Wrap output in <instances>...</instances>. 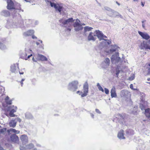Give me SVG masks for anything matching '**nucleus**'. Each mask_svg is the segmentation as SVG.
I'll return each instance as SVG.
<instances>
[{"label":"nucleus","mask_w":150,"mask_h":150,"mask_svg":"<svg viewBox=\"0 0 150 150\" xmlns=\"http://www.w3.org/2000/svg\"><path fill=\"white\" fill-rule=\"evenodd\" d=\"M138 33L143 38L146 40H148L150 38L149 41L146 42L143 41L141 43L139 46L141 50L149 49L150 50V37L149 35L146 33H143L140 31H138Z\"/></svg>","instance_id":"obj_1"},{"label":"nucleus","mask_w":150,"mask_h":150,"mask_svg":"<svg viewBox=\"0 0 150 150\" xmlns=\"http://www.w3.org/2000/svg\"><path fill=\"white\" fill-rule=\"evenodd\" d=\"M79 82L77 81H74L69 83L68 89L72 92H75L78 89Z\"/></svg>","instance_id":"obj_2"},{"label":"nucleus","mask_w":150,"mask_h":150,"mask_svg":"<svg viewBox=\"0 0 150 150\" xmlns=\"http://www.w3.org/2000/svg\"><path fill=\"white\" fill-rule=\"evenodd\" d=\"M21 121V119L19 117L13 118L9 122L8 125L10 127L13 128H14L16 126L17 122H20Z\"/></svg>","instance_id":"obj_3"},{"label":"nucleus","mask_w":150,"mask_h":150,"mask_svg":"<svg viewBox=\"0 0 150 150\" xmlns=\"http://www.w3.org/2000/svg\"><path fill=\"white\" fill-rule=\"evenodd\" d=\"M46 3H50V6L52 7H54L56 11H58L59 12L61 13L62 9V7L59 6L58 4H56L52 2L51 1H47Z\"/></svg>","instance_id":"obj_4"},{"label":"nucleus","mask_w":150,"mask_h":150,"mask_svg":"<svg viewBox=\"0 0 150 150\" xmlns=\"http://www.w3.org/2000/svg\"><path fill=\"white\" fill-rule=\"evenodd\" d=\"M108 15L111 17H120L121 18H123V17L121 15L117 12L112 9L110 13H108Z\"/></svg>","instance_id":"obj_5"},{"label":"nucleus","mask_w":150,"mask_h":150,"mask_svg":"<svg viewBox=\"0 0 150 150\" xmlns=\"http://www.w3.org/2000/svg\"><path fill=\"white\" fill-rule=\"evenodd\" d=\"M7 8L8 9L11 10L15 9L14 4L11 0H7Z\"/></svg>","instance_id":"obj_6"},{"label":"nucleus","mask_w":150,"mask_h":150,"mask_svg":"<svg viewBox=\"0 0 150 150\" xmlns=\"http://www.w3.org/2000/svg\"><path fill=\"white\" fill-rule=\"evenodd\" d=\"M74 26L75 28L74 30L76 31H79L83 29V27L78 22H75L74 24Z\"/></svg>","instance_id":"obj_7"},{"label":"nucleus","mask_w":150,"mask_h":150,"mask_svg":"<svg viewBox=\"0 0 150 150\" xmlns=\"http://www.w3.org/2000/svg\"><path fill=\"white\" fill-rule=\"evenodd\" d=\"M119 56V53L116 52L115 53V55H112L111 58V59L112 62L114 60H115L117 62H118L121 61V58L118 57Z\"/></svg>","instance_id":"obj_8"},{"label":"nucleus","mask_w":150,"mask_h":150,"mask_svg":"<svg viewBox=\"0 0 150 150\" xmlns=\"http://www.w3.org/2000/svg\"><path fill=\"white\" fill-rule=\"evenodd\" d=\"M11 141L13 142L17 143L19 141V138L16 134H13L10 136Z\"/></svg>","instance_id":"obj_9"},{"label":"nucleus","mask_w":150,"mask_h":150,"mask_svg":"<svg viewBox=\"0 0 150 150\" xmlns=\"http://www.w3.org/2000/svg\"><path fill=\"white\" fill-rule=\"evenodd\" d=\"M83 89V93L82 95V96H86L87 95L88 91V85L87 83L84 85Z\"/></svg>","instance_id":"obj_10"},{"label":"nucleus","mask_w":150,"mask_h":150,"mask_svg":"<svg viewBox=\"0 0 150 150\" xmlns=\"http://www.w3.org/2000/svg\"><path fill=\"white\" fill-rule=\"evenodd\" d=\"M20 139L23 145H25L28 143V137L25 134L22 135L20 137Z\"/></svg>","instance_id":"obj_11"},{"label":"nucleus","mask_w":150,"mask_h":150,"mask_svg":"<svg viewBox=\"0 0 150 150\" xmlns=\"http://www.w3.org/2000/svg\"><path fill=\"white\" fill-rule=\"evenodd\" d=\"M118 48V47L116 45H111V49L108 51H105V52L107 53H112L116 51Z\"/></svg>","instance_id":"obj_12"},{"label":"nucleus","mask_w":150,"mask_h":150,"mask_svg":"<svg viewBox=\"0 0 150 150\" xmlns=\"http://www.w3.org/2000/svg\"><path fill=\"white\" fill-rule=\"evenodd\" d=\"M96 35L94 34L95 36H97L100 40H101L102 39V37L103 34L101 31L99 30H96Z\"/></svg>","instance_id":"obj_13"},{"label":"nucleus","mask_w":150,"mask_h":150,"mask_svg":"<svg viewBox=\"0 0 150 150\" xmlns=\"http://www.w3.org/2000/svg\"><path fill=\"white\" fill-rule=\"evenodd\" d=\"M111 96L112 98H116L117 97L116 92V89L114 86H113L111 88L110 91Z\"/></svg>","instance_id":"obj_14"},{"label":"nucleus","mask_w":150,"mask_h":150,"mask_svg":"<svg viewBox=\"0 0 150 150\" xmlns=\"http://www.w3.org/2000/svg\"><path fill=\"white\" fill-rule=\"evenodd\" d=\"M37 57L39 60L42 61L47 60V59L46 57L41 54H38L37 56Z\"/></svg>","instance_id":"obj_15"},{"label":"nucleus","mask_w":150,"mask_h":150,"mask_svg":"<svg viewBox=\"0 0 150 150\" xmlns=\"http://www.w3.org/2000/svg\"><path fill=\"white\" fill-rule=\"evenodd\" d=\"M124 136V130L121 129L118 132L117 137L120 139H125V138Z\"/></svg>","instance_id":"obj_16"},{"label":"nucleus","mask_w":150,"mask_h":150,"mask_svg":"<svg viewBox=\"0 0 150 150\" xmlns=\"http://www.w3.org/2000/svg\"><path fill=\"white\" fill-rule=\"evenodd\" d=\"M7 132L8 134H10V133H13L14 134H19L20 133L19 131L16 130L15 129L13 128H11L8 129L7 130Z\"/></svg>","instance_id":"obj_17"},{"label":"nucleus","mask_w":150,"mask_h":150,"mask_svg":"<svg viewBox=\"0 0 150 150\" xmlns=\"http://www.w3.org/2000/svg\"><path fill=\"white\" fill-rule=\"evenodd\" d=\"M34 33V31L33 30H30L24 33L23 35L25 36H28L32 35Z\"/></svg>","instance_id":"obj_18"},{"label":"nucleus","mask_w":150,"mask_h":150,"mask_svg":"<svg viewBox=\"0 0 150 150\" xmlns=\"http://www.w3.org/2000/svg\"><path fill=\"white\" fill-rule=\"evenodd\" d=\"M94 35L92 32H90L89 33L88 37V39L89 41L93 40V41H95L96 40V38L93 37V36H94Z\"/></svg>","instance_id":"obj_19"},{"label":"nucleus","mask_w":150,"mask_h":150,"mask_svg":"<svg viewBox=\"0 0 150 150\" xmlns=\"http://www.w3.org/2000/svg\"><path fill=\"white\" fill-rule=\"evenodd\" d=\"M129 93V92L127 91L122 90L120 92V96L121 97L126 98L127 96V95Z\"/></svg>","instance_id":"obj_20"},{"label":"nucleus","mask_w":150,"mask_h":150,"mask_svg":"<svg viewBox=\"0 0 150 150\" xmlns=\"http://www.w3.org/2000/svg\"><path fill=\"white\" fill-rule=\"evenodd\" d=\"M74 20L73 18H70L62 22V23L64 25L67 24L70 22H74Z\"/></svg>","instance_id":"obj_21"},{"label":"nucleus","mask_w":150,"mask_h":150,"mask_svg":"<svg viewBox=\"0 0 150 150\" xmlns=\"http://www.w3.org/2000/svg\"><path fill=\"white\" fill-rule=\"evenodd\" d=\"M1 14L3 16L7 17L10 16V13L8 11L5 10H3L1 12Z\"/></svg>","instance_id":"obj_22"},{"label":"nucleus","mask_w":150,"mask_h":150,"mask_svg":"<svg viewBox=\"0 0 150 150\" xmlns=\"http://www.w3.org/2000/svg\"><path fill=\"white\" fill-rule=\"evenodd\" d=\"M18 69V67H16L15 64H14L12 65L11 67V71L13 73H16Z\"/></svg>","instance_id":"obj_23"},{"label":"nucleus","mask_w":150,"mask_h":150,"mask_svg":"<svg viewBox=\"0 0 150 150\" xmlns=\"http://www.w3.org/2000/svg\"><path fill=\"white\" fill-rule=\"evenodd\" d=\"M93 28L88 26H86L84 27V34L86 35V33L88 31H91Z\"/></svg>","instance_id":"obj_24"},{"label":"nucleus","mask_w":150,"mask_h":150,"mask_svg":"<svg viewBox=\"0 0 150 150\" xmlns=\"http://www.w3.org/2000/svg\"><path fill=\"white\" fill-rule=\"evenodd\" d=\"M146 102H145L143 103H142L140 104L139 107L142 110H144L146 108V105L147 104Z\"/></svg>","instance_id":"obj_25"},{"label":"nucleus","mask_w":150,"mask_h":150,"mask_svg":"<svg viewBox=\"0 0 150 150\" xmlns=\"http://www.w3.org/2000/svg\"><path fill=\"white\" fill-rule=\"evenodd\" d=\"M103 38H107V37L106 36L104 35L103 34V35L102 40H104L105 41V43L106 45H109L111 43V42L110 40H105V39H103Z\"/></svg>","instance_id":"obj_26"},{"label":"nucleus","mask_w":150,"mask_h":150,"mask_svg":"<svg viewBox=\"0 0 150 150\" xmlns=\"http://www.w3.org/2000/svg\"><path fill=\"white\" fill-rule=\"evenodd\" d=\"M25 117L28 119H31L33 117L32 115L29 112H26L25 114Z\"/></svg>","instance_id":"obj_27"},{"label":"nucleus","mask_w":150,"mask_h":150,"mask_svg":"<svg viewBox=\"0 0 150 150\" xmlns=\"http://www.w3.org/2000/svg\"><path fill=\"white\" fill-rule=\"evenodd\" d=\"M104 62L106 64L107 66H108L110 64V60L108 58H106L104 60Z\"/></svg>","instance_id":"obj_28"},{"label":"nucleus","mask_w":150,"mask_h":150,"mask_svg":"<svg viewBox=\"0 0 150 150\" xmlns=\"http://www.w3.org/2000/svg\"><path fill=\"white\" fill-rule=\"evenodd\" d=\"M26 146L27 149H30L33 148L34 147V146L33 144L31 143L26 145Z\"/></svg>","instance_id":"obj_29"},{"label":"nucleus","mask_w":150,"mask_h":150,"mask_svg":"<svg viewBox=\"0 0 150 150\" xmlns=\"http://www.w3.org/2000/svg\"><path fill=\"white\" fill-rule=\"evenodd\" d=\"M6 48V46L3 43L0 42V49L2 50Z\"/></svg>","instance_id":"obj_30"},{"label":"nucleus","mask_w":150,"mask_h":150,"mask_svg":"<svg viewBox=\"0 0 150 150\" xmlns=\"http://www.w3.org/2000/svg\"><path fill=\"white\" fill-rule=\"evenodd\" d=\"M145 110V112L146 113V116L147 117V116H149V112H150V109L148 108L146 109H145V110Z\"/></svg>","instance_id":"obj_31"},{"label":"nucleus","mask_w":150,"mask_h":150,"mask_svg":"<svg viewBox=\"0 0 150 150\" xmlns=\"http://www.w3.org/2000/svg\"><path fill=\"white\" fill-rule=\"evenodd\" d=\"M6 130V128H4L0 129V133L4 134Z\"/></svg>","instance_id":"obj_32"},{"label":"nucleus","mask_w":150,"mask_h":150,"mask_svg":"<svg viewBox=\"0 0 150 150\" xmlns=\"http://www.w3.org/2000/svg\"><path fill=\"white\" fill-rule=\"evenodd\" d=\"M32 20L30 19H28L25 22V23L27 25H28L32 23Z\"/></svg>","instance_id":"obj_33"},{"label":"nucleus","mask_w":150,"mask_h":150,"mask_svg":"<svg viewBox=\"0 0 150 150\" xmlns=\"http://www.w3.org/2000/svg\"><path fill=\"white\" fill-rule=\"evenodd\" d=\"M135 78V75L134 74H133L131 76L129 77V80L130 81H132Z\"/></svg>","instance_id":"obj_34"},{"label":"nucleus","mask_w":150,"mask_h":150,"mask_svg":"<svg viewBox=\"0 0 150 150\" xmlns=\"http://www.w3.org/2000/svg\"><path fill=\"white\" fill-rule=\"evenodd\" d=\"M104 8L105 10L108 11V13H110L112 10V9L107 6L104 7Z\"/></svg>","instance_id":"obj_35"},{"label":"nucleus","mask_w":150,"mask_h":150,"mask_svg":"<svg viewBox=\"0 0 150 150\" xmlns=\"http://www.w3.org/2000/svg\"><path fill=\"white\" fill-rule=\"evenodd\" d=\"M77 93L79 94V95H81L82 97H84V96H82V95L83 94V92L81 91H78L76 92Z\"/></svg>","instance_id":"obj_36"},{"label":"nucleus","mask_w":150,"mask_h":150,"mask_svg":"<svg viewBox=\"0 0 150 150\" xmlns=\"http://www.w3.org/2000/svg\"><path fill=\"white\" fill-rule=\"evenodd\" d=\"M13 112H9V115L11 117H14L16 116V115L13 114Z\"/></svg>","instance_id":"obj_37"},{"label":"nucleus","mask_w":150,"mask_h":150,"mask_svg":"<svg viewBox=\"0 0 150 150\" xmlns=\"http://www.w3.org/2000/svg\"><path fill=\"white\" fill-rule=\"evenodd\" d=\"M104 90L105 93L106 94H108L109 93V90L106 88H104Z\"/></svg>","instance_id":"obj_38"},{"label":"nucleus","mask_w":150,"mask_h":150,"mask_svg":"<svg viewBox=\"0 0 150 150\" xmlns=\"http://www.w3.org/2000/svg\"><path fill=\"white\" fill-rule=\"evenodd\" d=\"M6 102L8 105H11L12 103V100H7Z\"/></svg>","instance_id":"obj_39"},{"label":"nucleus","mask_w":150,"mask_h":150,"mask_svg":"<svg viewBox=\"0 0 150 150\" xmlns=\"http://www.w3.org/2000/svg\"><path fill=\"white\" fill-rule=\"evenodd\" d=\"M120 72V71L119 70H117L116 71V77H118L119 74Z\"/></svg>","instance_id":"obj_40"},{"label":"nucleus","mask_w":150,"mask_h":150,"mask_svg":"<svg viewBox=\"0 0 150 150\" xmlns=\"http://www.w3.org/2000/svg\"><path fill=\"white\" fill-rule=\"evenodd\" d=\"M98 89H99V91H102V92H104V90L102 87L100 86H99L98 88Z\"/></svg>","instance_id":"obj_41"},{"label":"nucleus","mask_w":150,"mask_h":150,"mask_svg":"<svg viewBox=\"0 0 150 150\" xmlns=\"http://www.w3.org/2000/svg\"><path fill=\"white\" fill-rule=\"evenodd\" d=\"M20 149L21 150H26V148L23 146H20Z\"/></svg>","instance_id":"obj_42"},{"label":"nucleus","mask_w":150,"mask_h":150,"mask_svg":"<svg viewBox=\"0 0 150 150\" xmlns=\"http://www.w3.org/2000/svg\"><path fill=\"white\" fill-rule=\"evenodd\" d=\"M96 112L98 113L99 114L101 113V112L99 111V110L98 109H96Z\"/></svg>","instance_id":"obj_43"},{"label":"nucleus","mask_w":150,"mask_h":150,"mask_svg":"<svg viewBox=\"0 0 150 150\" xmlns=\"http://www.w3.org/2000/svg\"><path fill=\"white\" fill-rule=\"evenodd\" d=\"M11 112H16V110L14 109H12L10 111Z\"/></svg>","instance_id":"obj_44"},{"label":"nucleus","mask_w":150,"mask_h":150,"mask_svg":"<svg viewBox=\"0 0 150 150\" xmlns=\"http://www.w3.org/2000/svg\"><path fill=\"white\" fill-rule=\"evenodd\" d=\"M32 56V54H31L30 55H28V57L27 58H25V60H27L28 59V58H29L30 57Z\"/></svg>","instance_id":"obj_45"},{"label":"nucleus","mask_w":150,"mask_h":150,"mask_svg":"<svg viewBox=\"0 0 150 150\" xmlns=\"http://www.w3.org/2000/svg\"><path fill=\"white\" fill-rule=\"evenodd\" d=\"M130 88L132 89H133L134 90H135V89H133V85L132 84H130Z\"/></svg>","instance_id":"obj_46"},{"label":"nucleus","mask_w":150,"mask_h":150,"mask_svg":"<svg viewBox=\"0 0 150 150\" xmlns=\"http://www.w3.org/2000/svg\"><path fill=\"white\" fill-rule=\"evenodd\" d=\"M9 99V97L8 96H7L6 98H5V101L6 102L7 101V100H8Z\"/></svg>","instance_id":"obj_47"},{"label":"nucleus","mask_w":150,"mask_h":150,"mask_svg":"<svg viewBox=\"0 0 150 150\" xmlns=\"http://www.w3.org/2000/svg\"><path fill=\"white\" fill-rule=\"evenodd\" d=\"M148 74H150V68H149L148 70Z\"/></svg>","instance_id":"obj_48"},{"label":"nucleus","mask_w":150,"mask_h":150,"mask_svg":"<svg viewBox=\"0 0 150 150\" xmlns=\"http://www.w3.org/2000/svg\"><path fill=\"white\" fill-rule=\"evenodd\" d=\"M0 150H6L3 149V148L1 146V145H0Z\"/></svg>","instance_id":"obj_49"},{"label":"nucleus","mask_w":150,"mask_h":150,"mask_svg":"<svg viewBox=\"0 0 150 150\" xmlns=\"http://www.w3.org/2000/svg\"><path fill=\"white\" fill-rule=\"evenodd\" d=\"M144 3H143L142 2H141V5L143 7L144 6Z\"/></svg>","instance_id":"obj_50"},{"label":"nucleus","mask_w":150,"mask_h":150,"mask_svg":"<svg viewBox=\"0 0 150 150\" xmlns=\"http://www.w3.org/2000/svg\"><path fill=\"white\" fill-rule=\"evenodd\" d=\"M32 38L33 39H36L37 38L36 36L34 35H33L32 36Z\"/></svg>","instance_id":"obj_51"},{"label":"nucleus","mask_w":150,"mask_h":150,"mask_svg":"<svg viewBox=\"0 0 150 150\" xmlns=\"http://www.w3.org/2000/svg\"><path fill=\"white\" fill-rule=\"evenodd\" d=\"M32 60L34 62H37V61L36 60H35L34 57H33V58H32Z\"/></svg>","instance_id":"obj_52"},{"label":"nucleus","mask_w":150,"mask_h":150,"mask_svg":"<svg viewBox=\"0 0 150 150\" xmlns=\"http://www.w3.org/2000/svg\"><path fill=\"white\" fill-rule=\"evenodd\" d=\"M142 27L143 28L145 29V24H142Z\"/></svg>","instance_id":"obj_53"},{"label":"nucleus","mask_w":150,"mask_h":150,"mask_svg":"<svg viewBox=\"0 0 150 150\" xmlns=\"http://www.w3.org/2000/svg\"><path fill=\"white\" fill-rule=\"evenodd\" d=\"M97 86L98 87V88L99 87V86H101L100 85V84L99 83H97Z\"/></svg>","instance_id":"obj_54"},{"label":"nucleus","mask_w":150,"mask_h":150,"mask_svg":"<svg viewBox=\"0 0 150 150\" xmlns=\"http://www.w3.org/2000/svg\"><path fill=\"white\" fill-rule=\"evenodd\" d=\"M91 117H92V118H93L94 117V115L93 114L91 113Z\"/></svg>","instance_id":"obj_55"},{"label":"nucleus","mask_w":150,"mask_h":150,"mask_svg":"<svg viewBox=\"0 0 150 150\" xmlns=\"http://www.w3.org/2000/svg\"><path fill=\"white\" fill-rule=\"evenodd\" d=\"M19 10H21V11L23 12V9H21V8H19L18 9Z\"/></svg>","instance_id":"obj_56"},{"label":"nucleus","mask_w":150,"mask_h":150,"mask_svg":"<svg viewBox=\"0 0 150 150\" xmlns=\"http://www.w3.org/2000/svg\"><path fill=\"white\" fill-rule=\"evenodd\" d=\"M21 86H23V82L21 81Z\"/></svg>","instance_id":"obj_57"},{"label":"nucleus","mask_w":150,"mask_h":150,"mask_svg":"<svg viewBox=\"0 0 150 150\" xmlns=\"http://www.w3.org/2000/svg\"><path fill=\"white\" fill-rule=\"evenodd\" d=\"M19 74H24V72H22L21 73L20 72H19Z\"/></svg>","instance_id":"obj_58"},{"label":"nucleus","mask_w":150,"mask_h":150,"mask_svg":"<svg viewBox=\"0 0 150 150\" xmlns=\"http://www.w3.org/2000/svg\"><path fill=\"white\" fill-rule=\"evenodd\" d=\"M116 3L119 6L120 5V4L118 3L117 1L116 2Z\"/></svg>","instance_id":"obj_59"},{"label":"nucleus","mask_w":150,"mask_h":150,"mask_svg":"<svg viewBox=\"0 0 150 150\" xmlns=\"http://www.w3.org/2000/svg\"><path fill=\"white\" fill-rule=\"evenodd\" d=\"M25 80V79H22L21 81L23 82Z\"/></svg>","instance_id":"obj_60"},{"label":"nucleus","mask_w":150,"mask_h":150,"mask_svg":"<svg viewBox=\"0 0 150 150\" xmlns=\"http://www.w3.org/2000/svg\"><path fill=\"white\" fill-rule=\"evenodd\" d=\"M146 21H142V24H144V22H145Z\"/></svg>","instance_id":"obj_61"},{"label":"nucleus","mask_w":150,"mask_h":150,"mask_svg":"<svg viewBox=\"0 0 150 150\" xmlns=\"http://www.w3.org/2000/svg\"><path fill=\"white\" fill-rule=\"evenodd\" d=\"M67 30H68L69 31H70L71 30V29L70 28H68Z\"/></svg>","instance_id":"obj_62"},{"label":"nucleus","mask_w":150,"mask_h":150,"mask_svg":"<svg viewBox=\"0 0 150 150\" xmlns=\"http://www.w3.org/2000/svg\"><path fill=\"white\" fill-rule=\"evenodd\" d=\"M147 117H150V112H149V116H147Z\"/></svg>","instance_id":"obj_63"},{"label":"nucleus","mask_w":150,"mask_h":150,"mask_svg":"<svg viewBox=\"0 0 150 150\" xmlns=\"http://www.w3.org/2000/svg\"><path fill=\"white\" fill-rule=\"evenodd\" d=\"M147 80L148 81H150V78H149L147 79Z\"/></svg>","instance_id":"obj_64"}]
</instances>
